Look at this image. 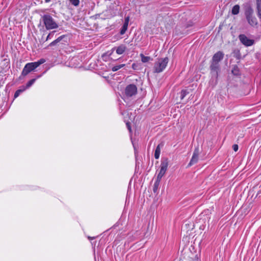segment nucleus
Returning a JSON list of instances; mask_svg holds the SVG:
<instances>
[{
    "label": "nucleus",
    "mask_w": 261,
    "mask_h": 261,
    "mask_svg": "<svg viewBox=\"0 0 261 261\" xmlns=\"http://www.w3.org/2000/svg\"><path fill=\"white\" fill-rule=\"evenodd\" d=\"M257 15L259 19H261V0H256Z\"/></svg>",
    "instance_id": "f8f14e48"
},
{
    "label": "nucleus",
    "mask_w": 261,
    "mask_h": 261,
    "mask_svg": "<svg viewBox=\"0 0 261 261\" xmlns=\"http://www.w3.org/2000/svg\"><path fill=\"white\" fill-rule=\"evenodd\" d=\"M232 73L234 75H240V70L238 66L236 65L233 66L231 69Z\"/></svg>",
    "instance_id": "dca6fc26"
},
{
    "label": "nucleus",
    "mask_w": 261,
    "mask_h": 261,
    "mask_svg": "<svg viewBox=\"0 0 261 261\" xmlns=\"http://www.w3.org/2000/svg\"><path fill=\"white\" fill-rule=\"evenodd\" d=\"M168 166V161L167 159H163L161 161L160 165V170L157 175L156 178L159 179H162L163 176L165 175Z\"/></svg>",
    "instance_id": "39448f33"
},
{
    "label": "nucleus",
    "mask_w": 261,
    "mask_h": 261,
    "mask_svg": "<svg viewBox=\"0 0 261 261\" xmlns=\"http://www.w3.org/2000/svg\"><path fill=\"white\" fill-rule=\"evenodd\" d=\"M140 56L141 58V61L143 63H147L149 61L152 60V59L150 57L145 56L143 54H141Z\"/></svg>",
    "instance_id": "6ab92c4d"
},
{
    "label": "nucleus",
    "mask_w": 261,
    "mask_h": 261,
    "mask_svg": "<svg viewBox=\"0 0 261 261\" xmlns=\"http://www.w3.org/2000/svg\"><path fill=\"white\" fill-rule=\"evenodd\" d=\"M42 20L46 30H52L58 28V25L50 14H44Z\"/></svg>",
    "instance_id": "7ed1b4c3"
},
{
    "label": "nucleus",
    "mask_w": 261,
    "mask_h": 261,
    "mask_svg": "<svg viewBox=\"0 0 261 261\" xmlns=\"http://www.w3.org/2000/svg\"><path fill=\"white\" fill-rule=\"evenodd\" d=\"M189 94V92L187 90H182L180 92V98L182 99L185 97Z\"/></svg>",
    "instance_id": "b1692460"
},
{
    "label": "nucleus",
    "mask_w": 261,
    "mask_h": 261,
    "mask_svg": "<svg viewBox=\"0 0 261 261\" xmlns=\"http://www.w3.org/2000/svg\"><path fill=\"white\" fill-rule=\"evenodd\" d=\"M88 239H89V240H93V239H95V238H94V237H88Z\"/></svg>",
    "instance_id": "473e14b6"
},
{
    "label": "nucleus",
    "mask_w": 261,
    "mask_h": 261,
    "mask_svg": "<svg viewBox=\"0 0 261 261\" xmlns=\"http://www.w3.org/2000/svg\"><path fill=\"white\" fill-rule=\"evenodd\" d=\"M161 144H159L155 148L154 152V158L155 159H158L160 157L161 152Z\"/></svg>",
    "instance_id": "f3484780"
},
{
    "label": "nucleus",
    "mask_w": 261,
    "mask_h": 261,
    "mask_svg": "<svg viewBox=\"0 0 261 261\" xmlns=\"http://www.w3.org/2000/svg\"><path fill=\"white\" fill-rule=\"evenodd\" d=\"M121 114H122V115H123L124 114V113H123V112H121Z\"/></svg>",
    "instance_id": "f704fd0d"
},
{
    "label": "nucleus",
    "mask_w": 261,
    "mask_h": 261,
    "mask_svg": "<svg viewBox=\"0 0 261 261\" xmlns=\"http://www.w3.org/2000/svg\"><path fill=\"white\" fill-rule=\"evenodd\" d=\"M140 66H141L140 64L134 63L132 64V67L135 70H139L141 68Z\"/></svg>",
    "instance_id": "5701e85b"
},
{
    "label": "nucleus",
    "mask_w": 261,
    "mask_h": 261,
    "mask_svg": "<svg viewBox=\"0 0 261 261\" xmlns=\"http://www.w3.org/2000/svg\"><path fill=\"white\" fill-rule=\"evenodd\" d=\"M234 56L236 58H237V59H240L241 58V54L239 50H238L237 51L234 52Z\"/></svg>",
    "instance_id": "cd10ccee"
},
{
    "label": "nucleus",
    "mask_w": 261,
    "mask_h": 261,
    "mask_svg": "<svg viewBox=\"0 0 261 261\" xmlns=\"http://www.w3.org/2000/svg\"><path fill=\"white\" fill-rule=\"evenodd\" d=\"M65 37V35H62L59 37L57 39L55 40L53 42H51L49 45L48 46H52L56 45L58 43L60 42L63 38Z\"/></svg>",
    "instance_id": "2eb2a0df"
},
{
    "label": "nucleus",
    "mask_w": 261,
    "mask_h": 261,
    "mask_svg": "<svg viewBox=\"0 0 261 261\" xmlns=\"http://www.w3.org/2000/svg\"><path fill=\"white\" fill-rule=\"evenodd\" d=\"M211 72L213 76H215L216 78L218 76L219 72L220 70V66L219 62L211 61L210 65Z\"/></svg>",
    "instance_id": "6e6552de"
},
{
    "label": "nucleus",
    "mask_w": 261,
    "mask_h": 261,
    "mask_svg": "<svg viewBox=\"0 0 261 261\" xmlns=\"http://www.w3.org/2000/svg\"><path fill=\"white\" fill-rule=\"evenodd\" d=\"M199 154V150L198 147L195 148L192 158L188 164V166H191L192 165L197 163L198 161V156Z\"/></svg>",
    "instance_id": "1a4fd4ad"
},
{
    "label": "nucleus",
    "mask_w": 261,
    "mask_h": 261,
    "mask_svg": "<svg viewBox=\"0 0 261 261\" xmlns=\"http://www.w3.org/2000/svg\"><path fill=\"white\" fill-rule=\"evenodd\" d=\"M245 15L248 24L252 27L257 28L258 21L256 18L253 16V10L250 6L245 9Z\"/></svg>",
    "instance_id": "f03ea898"
},
{
    "label": "nucleus",
    "mask_w": 261,
    "mask_h": 261,
    "mask_svg": "<svg viewBox=\"0 0 261 261\" xmlns=\"http://www.w3.org/2000/svg\"><path fill=\"white\" fill-rule=\"evenodd\" d=\"M36 68H37V67L35 66L34 62H30L26 64L22 69L21 74L19 79H22L31 71H34Z\"/></svg>",
    "instance_id": "20e7f679"
},
{
    "label": "nucleus",
    "mask_w": 261,
    "mask_h": 261,
    "mask_svg": "<svg viewBox=\"0 0 261 261\" xmlns=\"http://www.w3.org/2000/svg\"><path fill=\"white\" fill-rule=\"evenodd\" d=\"M55 32V31H53V32H51V33H50L47 35V37L46 38V41L51 39V38L53 37Z\"/></svg>",
    "instance_id": "c85d7f7f"
},
{
    "label": "nucleus",
    "mask_w": 261,
    "mask_h": 261,
    "mask_svg": "<svg viewBox=\"0 0 261 261\" xmlns=\"http://www.w3.org/2000/svg\"><path fill=\"white\" fill-rule=\"evenodd\" d=\"M124 66H125V64H120L118 65H116L112 67V70L113 71L115 72V71L118 70L119 69H120V68H121Z\"/></svg>",
    "instance_id": "412c9836"
},
{
    "label": "nucleus",
    "mask_w": 261,
    "mask_h": 261,
    "mask_svg": "<svg viewBox=\"0 0 261 261\" xmlns=\"http://www.w3.org/2000/svg\"><path fill=\"white\" fill-rule=\"evenodd\" d=\"M240 12V6L238 5H234L231 10V13L233 15H237Z\"/></svg>",
    "instance_id": "a211bd4d"
},
{
    "label": "nucleus",
    "mask_w": 261,
    "mask_h": 261,
    "mask_svg": "<svg viewBox=\"0 0 261 261\" xmlns=\"http://www.w3.org/2000/svg\"><path fill=\"white\" fill-rule=\"evenodd\" d=\"M124 121L125 122L126 125V127H127L128 130H129V132L130 133H132V130L130 122L129 121H126L125 120H124Z\"/></svg>",
    "instance_id": "bb28decb"
},
{
    "label": "nucleus",
    "mask_w": 261,
    "mask_h": 261,
    "mask_svg": "<svg viewBox=\"0 0 261 261\" xmlns=\"http://www.w3.org/2000/svg\"><path fill=\"white\" fill-rule=\"evenodd\" d=\"M70 3L75 7H77L80 4V0H69Z\"/></svg>",
    "instance_id": "a878e982"
},
{
    "label": "nucleus",
    "mask_w": 261,
    "mask_h": 261,
    "mask_svg": "<svg viewBox=\"0 0 261 261\" xmlns=\"http://www.w3.org/2000/svg\"><path fill=\"white\" fill-rule=\"evenodd\" d=\"M224 56V54L222 51H218L213 55L212 61L219 63L223 60Z\"/></svg>",
    "instance_id": "9b49d317"
},
{
    "label": "nucleus",
    "mask_w": 261,
    "mask_h": 261,
    "mask_svg": "<svg viewBox=\"0 0 261 261\" xmlns=\"http://www.w3.org/2000/svg\"><path fill=\"white\" fill-rule=\"evenodd\" d=\"M128 25V24H127L126 23H123L120 32L121 35H123L126 32L127 29Z\"/></svg>",
    "instance_id": "aec40b11"
},
{
    "label": "nucleus",
    "mask_w": 261,
    "mask_h": 261,
    "mask_svg": "<svg viewBox=\"0 0 261 261\" xmlns=\"http://www.w3.org/2000/svg\"><path fill=\"white\" fill-rule=\"evenodd\" d=\"M161 180V179H159L158 178L156 179L153 187V191L154 193H156L158 192Z\"/></svg>",
    "instance_id": "4468645a"
},
{
    "label": "nucleus",
    "mask_w": 261,
    "mask_h": 261,
    "mask_svg": "<svg viewBox=\"0 0 261 261\" xmlns=\"http://www.w3.org/2000/svg\"><path fill=\"white\" fill-rule=\"evenodd\" d=\"M42 76V74L38 75L37 76L36 78L33 79L31 80H30L27 84L25 87L24 88L28 89L30 88L31 86L33 85V84L35 83L37 79L40 78Z\"/></svg>",
    "instance_id": "ddd939ff"
},
{
    "label": "nucleus",
    "mask_w": 261,
    "mask_h": 261,
    "mask_svg": "<svg viewBox=\"0 0 261 261\" xmlns=\"http://www.w3.org/2000/svg\"><path fill=\"white\" fill-rule=\"evenodd\" d=\"M51 1V0H45V3H49Z\"/></svg>",
    "instance_id": "72a5a7b5"
},
{
    "label": "nucleus",
    "mask_w": 261,
    "mask_h": 261,
    "mask_svg": "<svg viewBox=\"0 0 261 261\" xmlns=\"http://www.w3.org/2000/svg\"><path fill=\"white\" fill-rule=\"evenodd\" d=\"M127 48L126 47V46L124 44H121L119 46H118V47H113L112 49H111V54L115 50L116 51V53L118 54V55H122L123 54L126 50Z\"/></svg>",
    "instance_id": "9d476101"
},
{
    "label": "nucleus",
    "mask_w": 261,
    "mask_h": 261,
    "mask_svg": "<svg viewBox=\"0 0 261 261\" xmlns=\"http://www.w3.org/2000/svg\"><path fill=\"white\" fill-rule=\"evenodd\" d=\"M129 21V16L125 17V19H124V23H126L127 24H128Z\"/></svg>",
    "instance_id": "c756f323"
},
{
    "label": "nucleus",
    "mask_w": 261,
    "mask_h": 261,
    "mask_svg": "<svg viewBox=\"0 0 261 261\" xmlns=\"http://www.w3.org/2000/svg\"><path fill=\"white\" fill-rule=\"evenodd\" d=\"M259 22H260L259 26V27L258 26V30H259V33H261V19H259Z\"/></svg>",
    "instance_id": "2f4dec72"
},
{
    "label": "nucleus",
    "mask_w": 261,
    "mask_h": 261,
    "mask_svg": "<svg viewBox=\"0 0 261 261\" xmlns=\"http://www.w3.org/2000/svg\"><path fill=\"white\" fill-rule=\"evenodd\" d=\"M238 38L241 43L247 47L252 46L255 42L253 39H249L245 34L239 35Z\"/></svg>",
    "instance_id": "0eeeda50"
},
{
    "label": "nucleus",
    "mask_w": 261,
    "mask_h": 261,
    "mask_svg": "<svg viewBox=\"0 0 261 261\" xmlns=\"http://www.w3.org/2000/svg\"><path fill=\"white\" fill-rule=\"evenodd\" d=\"M169 62L168 57L158 58L154 64L153 72L159 73L163 72L166 68Z\"/></svg>",
    "instance_id": "f257e3e1"
},
{
    "label": "nucleus",
    "mask_w": 261,
    "mask_h": 261,
    "mask_svg": "<svg viewBox=\"0 0 261 261\" xmlns=\"http://www.w3.org/2000/svg\"><path fill=\"white\" fill-rule=\"evenodd\" d=\"M45 62V60L44 59H41L37 62H34L37 68L41 64L44 63Z\"/></svg>",
    "instance_id": "393cba45"
},
{
    "label": "nucleus",
    "mask_w": 261,
    "mask_h": 261,
    "mask_svg": "<svg viewBox=\"0 0 261 261\" xmlns=\"http://www.w3.org/2000/svg\"><path fill=\"white\" fill-rule=\"evenodd\" d=\"M238 145L237 144H234L232 146V148L234 151H237L238 150Z\"/></svg>",
    "instance_id": "7c9ffc66"
},
{
    "label": "nucleus",
    "mask_w": 261,
    "mask_h": 261,
    "mask_svg": "<svg viewBox=\"0 0 261 261\" xmlns=\"http://www.w3.org/2000/svg\"><path fill=\"white\" fill-rule=\"evenodd\" d=\"M137 93V86L134 84L127 85L125 89V95L127 97H132Z\"/></svg>",
    "instance_id": "423d86ee"
},
{
    "label": "nucleus",
    "mask_w": 261,
    "mask_h": 261,
    "mask_svg": "<svg viewBox=\"0 0 261 261\" xmlns=\"http://www.w3.org/2000/svg\"><path fill=\"white\" fill-rule=\"evenodd\" d=\"M25 90V88H24V87H23L22 89H20L17 90L14 93V98L17 97L19 95V94L21 93H22V92H23Z\"/></svg>",
    "instance_id": "4be33fe9"
}]
</instances>
